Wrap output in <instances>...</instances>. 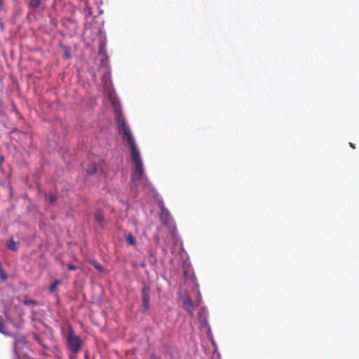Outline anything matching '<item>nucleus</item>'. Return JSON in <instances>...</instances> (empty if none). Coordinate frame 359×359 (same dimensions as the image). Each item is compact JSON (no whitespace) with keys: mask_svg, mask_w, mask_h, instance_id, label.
<instances>
[{"mask_svg":"<svg viewBox=\"0 0 359 359\" xmlns=\"http://www.w3.org/2000/svg\"><path fill=\"white\" fill-rule=\"evenodd\" d=\"M118 130L119 133L122 135V139L127 142L130 147L131 158L135 164V168L132 173V180L133 181H138L144 176L143 163L131 130L126 121L123 118L118 124Z\"/></svg>","mask_w":359,"mask_h":359,"instance_id":"nucleus-1","label":"nucleus"},{"mask_svg":"<svg viewBox=\"0 0 359 359\" xmlns=\"http://www.w3.org/2000/svg\"><path fill=\"white\" fill-rule=\"evenodd\" d=\"M66 346L69 351L74 355L79 353L82 348L83 342L79 336L76 335L72 325H68V333L66 335Z\"/></svg>","mask_w":359,"mask_h":359,"instance_id":"nucleus-2","label":"nucleus"},{"mask_svg":"<svg viewBox=\"0 0 359 359\" xmlns=\"http://www.w3.org/2000/svg\"><path fill=\"white\" fill-rule=\"evenodd\" d=\"M149 293L150 286L146 282H144L142 288V305L145 310H147L149 307Z\"/></svg>","mask_w":359,"mask_h":359,"instance_id":"nucleus-3","label":"nucleus"},{"mask_svg":"<svg viewBox=\"0 0 359 359\" xmlns=\"http://www.w3.org/2000/svg\"><path fill=\"white\" fill-rule=\"evenodd\" d=\"M182 300L184 309L187 311L191 317H193L194 313V304L192 299L189 296L185 295L182 297Z\"/></svg>","mask_w":359,"mask_h":359,"instance_id":"nucleus-4","label":"nucleus"},{"mask_svg":"<svg viewBox=\"0 0 359 359\" xmlns=\"http://www.w3.org/2000/svg\"><path fill=\"white\" fill-rule=\"evenodd\" d=\"M95 221L99 224L100 226L104 225V217L103 212L100 209H97L95 212Z\"/></svg>","mask_w":359,"mask_h":359,"instance_id":"nucleus-5","label":"nucleus"},{"mask_svg":"<svg viewBox=\"0 0 359 359\" xmlns=\"http://www.w3.org/2000/svg\"><path fill=\"white\" fill-rule=\"evenodd\" d=\"M7 248L12 251H16L18 249V243L13 238H11L6 242Z\"/></svg>","mask_w":359,"mask_h":359,"instance_id":"nucleus-6","label":"nucleus"},{"mask_svg":"<svg viewBox=\"0 0 359 359\" xmlns=\"http://www.w3.org/2000/svg\"><path fill=\"white\" fill-rule=\"evenodd\" d=\"M87 174L88 175H93L97 172V166L95 163H91L89 164L88 168H87Z\"/></svg>","mask_w":359,"mask_h":359,"instance_id":"nucleus-7","label":"nucleus"},{"mask_svg":"<svg viewBox=\"0 0 359 359\" xmlns=\"http://www.w3.org/2000/svg\"><path fill=\"white\" fill-rule=\"evenodd\" d=\"M62 283V280L59 279L55 280L50 285L49 287V291L50 292H54L57 286L60 285Z\"/></svg>","mask_w":359,"mask_h":359,"instance_id":"nucleus-8","label":"nucleus"},{"mask_svg":"<svg viewBox=\"0 0 359 359\" xmlns=\"http://www.w3.org/2000/svg\"><path fill=\"white\" fill-rule=\"evenodd\" d=\"M126 242L130 245L135 246L136 245L135 238L132 235V233H128L126 237Z\"/></svg>","mask_w":359,"mask_h":359,"instance_id":"nucleus-9","label":"nucleus"},{"mask_svg":"<svg viewBox=\"0 0 359 359\" xmlns=\"http://www.w3.org/2000/svg\"><path fill=\"white\" fill-rule=\"evenodd\" d=\"M41 4V0H30L29 7L33 9H37L40 7Z\"/></svg>","mask_w":359,"mask_h":359,"instance_id":"nucleus-10","label":"nucleus"},{"mask_svg":"<svg viewBox=\"0 0 359 359\" xmlns=\"http://www.w3.org/2000/svg\"><path fill=\"white\" fill-rule=\"evenodd\" d=\"M48 200L51 204H55L57 201V196L55 194L50 193L48 195Z\"/></svg>","mask_w":359,"mask_h":359,"instance_id":"nucleus-11","label":"nucleus"},{"mask_svg":"<svg viewBox=\"0 0 359 359\" xmlns=\"http://www.w3.org/2000/svg\"><path fill=\"white\" fill-rule=\"evenodd\" d=\"M93 266L100 272H103L104 271V267L100 264L98 263L97 262H93Z\"/></svg>","mask_w":359,"mask_h":359,"instance_id":"nucleus-12","label":"nucleus"},{"mask_svg":"<svg viewBox=\"0 0 359 359\" xmlns=\"http://www.w3.org/2000/svg\"><path fill=\"white\" fill-rule=\"evenodd\" d=\"M0 332L4 334H7L6 327L1 320H0Z\"/></svg>","mask_w":359,"mask_h":359,"instance_id":"nucleus-13","label":"nucleus"},{"mask_svg":"<svg viewBox=\"0 0 359 359\" xmlns=\"http://www.w3.org/2000/svg\"><path fill=\"white\" fill-rule=\"evenodd\" d=\"M24 304L26 306H35L36 305V302L32 299H25L23 302Z\"/></svg>","mask_w":359,"mask_h":359,"instance_id":"nucleus-14","label":"nucleus"},{"mask_svg":"<svg viewBox=\"0 0 359 359\" xmlns=\"http://www.w3.org/2000/svg\"><path fill=\"white\" fill-rule=\"evenodd\" d=\"M76 269H77V267H76V266L73 265V264H69V265H68V269H69V271H74V270H76Z\"/></svg>","mask_w":359,"mask_h":359,"instance_id":"nucleus-15","label":"nucleus"},{"mask_svg":"<svg viewBox=\"0 0 359 359\" xmlns=\"http://www.w3.org/2000/svg\"><path fill=\"white\" fill-rule=\"evenodd\" d=\"M0 277H1L4 280H5L6 279V278H7V277H6V275H5L2 271H1V272H0Z\"/></svg>","mask_w":359,"mask_h":359,"instance_id":"nucleus-16","label":"nucleus"},{"mask_svg":"<svg viewBox=\"0 0 359 359\" xmlns=\"http://www.w3.org/2000/svg\"><path fill=\"white\" fill-rule=\"evenodd\" d=\"M4 158L3 156H0V170H1V165L4 163Z\"/></svg>","mask_w":359,"mask_h":359,"instance_id":"nucleus-17","label":"nucleus"},{"mask_svg":"<svg viewBox=\"0 0 359 359\" xmlns=\"http://www.w3.org/2000/svg\"><path fill=\"white\" fill-rule=\"evenodd\" d=\"M104 48V45L101 44L100 46V53L102 52Z\"/></svg>","mask_w":359,"mask_h":359,"instance_id":"nucleus-18","label":"nucleus"},{"mask_svg":"<svg viewBox=\"0 0 359 359\" xmlns=\"http://www.w3.org/2000/svg\"><path fill=\"white\" fill-rule=\"evenodd\" d=\"M76 355H74V353H72V354H71V355H69V358H70V359H74V358H76Z\"/></svg>","mask_w":359,"mask_h":359,"instance_id":"nucleus-19","label":"nucleus"},{"mask_svg":"<svg viewBox=\"0 0 359 359\" xmlns=\"http://www.w3.org/2000/svg\"><path fill=\"white\" fill-rule=\"evenodd\" d=\"M349 146L352 148V149H355V144H353L352 142H349Z\"/></svg>","mask_w":359,"mask_h":359,"instance_id":"nucleus-20","label":"nucleus"},{"mask_svg":"<svg viewBox=\"0 0 359 359\" xmlns=\"http://www.w3.org/2000/svg\"><path fill=\"white\" fill-rule=\"evenodd\" d=\"M151 359H158V358H157L156 357H154H154H152V358H151Z\"/></svg>","mask_w":359,"mask_h":359,"instance_id":"nucleus-21","label":"nucleus"}]
</instances>
